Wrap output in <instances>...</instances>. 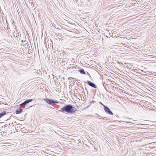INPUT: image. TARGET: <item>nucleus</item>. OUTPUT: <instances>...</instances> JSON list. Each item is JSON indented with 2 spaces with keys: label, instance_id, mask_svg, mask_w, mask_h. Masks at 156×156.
<instances>
[{
  "label": "nucleus",
  "instance_id": "bb28decb",
  "mask_svg": "<svg viewBox=\"0 0 156 156\" xmlns=\"http://www.w3.org/2000/svg\"><path fill=\"white\" fill-rule=\"evenodd\" d=\"M69 116H70V115L69 114Z\"/></svg>",
  "mask_w": 156,
  "mask_h": 156
},
{
  "label": "nucleus",
  "instance_id": "9b49d317",
  "mask_svg": "<svg viewBox=\"0 0 156 156\" xmlns=\"http://www.w3.org/2000/svg\"><path fill=\"white\" fill-rule=\"evenodd\" d=\"M79 71L81 74H86V73H85L84 70L83 69H80L79 70Z\"/></svg>",
  "mask_w": 156,
  "mask_h": 156
},
{
  "label": "nucleus",
  "instance_id": "a211bd4d",
  "mask_svg": "<svg viewBox=\"0 0 156 156\" xmlns=\"http://www.w3.org/2000/svg\"><path fill=\"white\" fill-rule=\"evenodd\" d=\"M72 139H69V144H71V143H69V142H71V141L70 140H72Z\"/></svg>",
  "mask_w": 156,
  "mask_h": 156
},
{
  "label": "nucleus",
  "instance_id": "a878e982",
  "mask_svg": "<svg viewBox=\"0 0 156 156\" xmlns=\"http://www.w3.org/2000/svg\"><path fill=\"white\" fill-rule=\"evenodd\" d=\"M21 127V126H19V127Z\"/></svg>",
  "mask_w": 156,
  "mask_h": 156
},
{
  "label": "nucleus",
  "instance_id": "412c9836",
  "mask_svg": "<svg viewBox=\"0 0 156 156\" xmlns=\"http://www.w3.org/2000/svg\"><path fill=\"white\" fill-rule=\"evenodd\" d=\"M70 78H71V77H69V81H70L71 80L70 79Z\"/></svg>",
  "mask_w": 156,
  "mask_h": 156
},
{
  "label": "nucleus",
  "instance_id": "393cba45",
  "mask_svg": "<svg viewBox=\"0 0 156 156\" xmlns=\"http://www.w3.org/2000/svg\"><path fill=\"white\" fill-rule=\"evenodd\" d=\"M70 149V148H69V149ZM70 151V150H69V151Z\"/></svg>",
  "mask_w": 156,
  "mask_h": 156
},
{
  "label": "nucleus",
  "instance_id": "7ed1b4c3",
  "mask_svg": "<svg viewBox=\"0 0 156 156\" xmlns=\"http://www.w3.org/2000/svg\"><path fill=\"white\" fill-rule=\"evenodd\" d=\"M104 108L105 112L108 114L113 115V113L110 108L107 106L104 105Z\"/></svg>",
  "mask_w": 156,
  "mask_h": 156
},
{
  "label": "nucleus",
  "instance_id": "423d86ee",
  "mask_svg": "<svg viewBox=\"0 0 156 156\" xmlns=\"http://www.w3.org/2000/svg\"><path fill=\"white\" fill-rule=\"evenodd\" d=\"M76 31H71V30H69V37H76Z\"/></svg>",
  "mask_w": 156,
  "mask_h": 156
},
{
  "label": "nucleus",
  "instance_id": "cd10ccee",
  "mask_svg": "<svg viewBox=\"0 0 156 156\" xmlns=\"http://www.w3.org/2000/svg\"><path fill=\"white\" fill-rule=\"evenodd\" d=\"M67 62L66 63V64L67 65Z\"/></svg>",
  "mask_w": 156,
  "mask_h": 156
},
{
  "label": "nucleus",
  "instance_id": "4be33fe9",
  "mask_svg": "<svg viewBox=\"0 0 156 156\" xmlns=\"http://www.w3.org/2000/svg\"><path fill=\"white\" fill-rule=\"evenodd\" d=\"M72 137V136H69V138L70 137Z\"/></svg>",
  "mask_w": 156,
  "mask_h": 156
},
{
  "label": "nucleus",
  "instance_id": "4468645a",
  "mask_svg": "<svg viewBox=\"0 0 156 156\" xmlns=\"http://www.w3.org/2000/svg\"><path fill=\"white\" fill-rule=\"evenodd\" d=\"M13 124L12 122L10 123L9 124H8V126H12Z\"/></svg>",
  "mask_w": 156,
  "mask_h": 156
},
{
  "label": "nucleus",
  "instance_id": "f8f14e48",
  "mask_svg": "<svg viewBox=\"0 0 156 156\" xmlns=\"http://www.w3.org/2000/svg\"><path fill=\"white\" fill-rule=\"evenodd\" d=\"M6 114V112L5 111H4L3 112L0 113V118L4 116Z\"/></svg>",
  "mask_w": 156,
  "mask_h": 156
},
{
  "label": "nucleus",
  "instance_id": "aec40b11",
  "mask_svg": "<svg viewBox=\"0 0 156 156\" xmlns=\"http://www.w3.org/2000/svg\"><path fill=\"white\" fill-rule=\"evenodd\" d=\"M21 42H25V41H23V40H22L21 41Z\"/></svg>",
  "mask_w": 156,
  "mask_h": 156
},
{
  "label": "nucleus",
  "instance_id": "1a4fd4ad",
  "mask_svg": "<svg viewBox=\"0 0 156 156\" xmlns=\"http://www.w3.org/2000/svg\"><path fill=\"white\" fill-rule=\"evenodd\" d=\"M75 66H72L71 64H70V66H69V69L71 70L72 69V70H71V72H73V71H75V70L76 69V68L74 67Z\"/></svg>",
  "mask_w": 156,
  "mask_h": 156
},
{
  "label": "nucleus",
  "instance_id": "b1692460",
  "mask_svg": "<svg viewBox=\"0 0 156 156\" xmlns=\"http://www.w3.org/2000/svg\"><path fill=\"white\" fill-rule=\"evenodd\" d=\"M94 102H95L94 101H93L92 103H94Z\"/></svg>",
  "mask_w": 156,
  "mask_h": 156
},
{
  "label": "nucleus",
  "instance_id": "39448f33",
  "mask_svg": "<svg viewBox=\"0 0 156 156\" xmlns=\"http://www.w3.org/2000/svg\"><path fill=\"white\" fill-rule=\"evenodd\" d=\"M62 112L63 113H68V105H67L61 108Z\"/></svg>",
  "mask_w": 156,
  "mask_h": 156
},
{
  "label": "nucleus",
  "instance_id": "6e6552de",
  "mask_svg": "<svg viewBox=\"0 0 156 156\" xmlns=\"http://www.w3.org/2000/svg\"><path fill=\"white\" fill-rule=\"evenodd\" d=\"M23 109L19 108L16 110L15 113L16 114H20L23 112Z\"/></svg>",
  "mask_w": 156,
  "mask_h": 156
},
{
  "label": "nucleus",
  "instance_id": "ddd939ff",
  "mask_svg": "<svg viewBox=\"0 0 156 156\" xmlns=\"http://www.w3.org/2000/svg\"><path fill=\"white\" fill-rule=\"evenodd\" d=\"M19 34H18V36H16V37H17V41H18V42H19V41L20 40V38H19V39H18V37H19Z\"/></svg>",
  "mask_w": 156,
  "mask_h": 156
},
{
  "label": "nucleus",
  "instance_id": "f3484780",
  "mask_svg": "<svg viewBox=\"0 0 156 156\" xmlns=\"http://www.w3.org/2000/svg\"><path fill=\"white\" fill-rule=\"evenodd\" d=\"M72 45H74L73 44H70V45H69V49H70V47H72ZM70 49H71L70 48Z\"/></svg>",
  "mask_w": 156,
  "mask_h": 156
},
{
  "label": "nucleus",
  "instance_id": "6ab92c4d",
  "mask_svg": "<svg viewBox=\"0 0 156 156\" xmlns=\"http://www.w3.org/2000/svg\"><path fill=\"white\" fill-rule=\"evenodd\" d=\"M99 103H100V104L103 105L104 106V105H105L103 104L101 102H99Z\"/></svg>",
  "mask_w": 156,
  "mask_h": 156
},
{
  "label": "nucleus",
  "instance_id": "9d476101",
  "mask_svg": "<svg viewBox=\"0 0 156 156\" xmlns=\"http://www.w3.org/2000/svg\"><path fill=\"white\" fill-rule=\"evenodd\" d=\"M75 27V25H73L72 24V23H70V21L69 20V28H74Z\"/></svg>",
  "mask_w": 156,
  "mask_h": 156
},
{
  "label": "nucleus",
  "instance_id": "f03ea898",
  "mask_svg": "<svg viewBox=\"0 0 156 156\" xmlns=\"http://www.w3.org/2000/svg\"><path fill=\"white\" fill-rule=\"evenodd\" d=\"M77 111L76 108L73 106L69 104V113L74 114Z\"/></svg>",
  "mask_w": 156,
  "mask_h": 156
},
{
  "label": "nucleus",
  "instance_id": "0eeeda50",
  "mask_svg": "<svg viewBox=\"0 0 156 156\" xmlns=\"http://www.w3.org/2000/svg\"><path fill=\"white\" fill-rule=\"evenodd\" d=\"M87 83L90 86L93 87L95 88H97V86L96 85L92 82L90 81H88Z\"/></svg>",
  "mask_w": 156,
  "mask_h": 156
},
{
  "label": "nucleus",
  "instance_id": "dca6fc26",
  "mask_svg": "<svg viewBox=\"0 0 156 156\" xmlns=\"http://www.w3.org/2000/svg\"><path fill=\"white\" fill-rule=\"evenodd\" d=\"M69 30H71V31H76V30L75 29H70L69 28Z\"/></svg>",
  "mask_w": 156,
  "mask_h": 156
},
{
  "label": "nucleus",
  "instance_id": "5701e85b",
  "mask_svg": "<svg viewBox=\"0 0 156 156\" xmlns=\"http://www.w3.org/2000/svg\"><path fill=\"white\" fill-rule=\"evenodd\" d=\"M106 90L108 92H109V91L108 90H107V89H106Z\"/></svg>",
  "mask_w": 156,
  "mask_h": 156
},
{
  "label": "nucleus",
  "instance_id": "2eb2a0df",
  "mask_svg": "<svg viewBox=\"0 0 156 156\" xmlns=\"http://www.w3.org/2000/svg\"><path fill=\"white\" fill-rule=\"evenodd\" d=\"M64 68L65 69H66V70H68V67H67L66 68V65L65 64H64Z\"/></svg>",
  "mask_w": 156,
  "mask_h": 156
},
{
  "label": "nucleus",
  "instance_id": "20e7f679",
  "mask_svg": "<svg viewBox=\"0 0 156 156\" xmlns=\"http://www.w3.org/2000/svg\"><path fill=\"white\" fill-rule=\"evenodd\" d=\"M33 99H28L26 100L24 102H23L20 105V106L24 105L26 106L27 104L28 103L33 101Z\"/></svg>",
  "mask_w": 156,
  "mask_h": 156
},
{
  "label": "nucleus",
  "instance_id": "f257e3e1",
  "mask_svg": "<svg viewBox=\"0 0 156 156\" xmlns=\"http://www.w3.org/2000/svg\"><path fill=\"white\" fill-rule=\"evenodd\" d=\"M43 100L45 101L47 103L51 105H56V103H58L56 101H55L51 99H49L47 98L43 99Z\"/></svg>",
  "mask_w": 156,
  "mask_h": 156
}]
</instances>
